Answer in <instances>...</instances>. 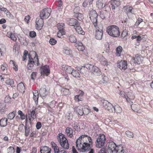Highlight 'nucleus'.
I'll use <instances>...</instances> for the list:
<instances>
[{"instance_id":"a211bd4d","label":"nucleus","mask_w":153,"mask_h":153,"mask_svg":"<svg viewBox=\"0 0 153 153\" xmlns=\"http://www.w3.org/2000/svg\"><path fill=\"white\" fill-rule=\"evenodd\" d=\"M68 23L69 25L74 26V27H75L76 25H79V22H78L77 20L73 18L70 19L68 20Z\"/></svg>"},{"instance_id":"09e8293b","label":"nucleus","mask_w":153,"mask_h":153,"mask_svg":"<svg viewBox=\"0 0 153 153\" xmlns=\"http://www.w3.org/2000/svg\"><path fill=\"white\" fill-rule=\"evenodd\" d=\"M18 114L20 116V118L22 120L25 119V116L21 111L19 110L18 112Z\"/></svg>"},{"instance_id":"ea45409f","label":"nucleus","mask_w":153,"mask_h":153,"mask_svg":"<svg viewBox=\"0 0 153 153\" xmlns=\"http://www.w3.org/2000/svg\"><path fill=\"white\" fill-rule=\"evenodd\" d=\"M102 79L100 80L101 83H105L107 82L108 81V78L107 76L102 75Z\"/></svg>"},{"instance_id":"b1692460","label":"nucleus","mask_w":153,"mask_h":153,"mask_svg":"<svg viewBox=\"0 0 153 153\" xmlns=\"http://www.w3.org/2000/svg\"><path fill=\"white\" fill-rule=\"evenodd\" d=\"M66 135L68 137L72 138L73 136V131L72 128L69 127H67L65 130Z\"/></svg>"},{"instance_id":"4be33fe9","label":"nucleus","mask_w":153,"mask_h":153,"mask_svg":"<svg viewBox=\"0 0 153 153\" xmlns=\"http://www.w3.org/2000/svg\"><path fill=\"white\" fill-rule=\"evenodd\" d=\"M37 108L33 107L32 110L31 111L30 110H28V113L29 115H30V117L33 119H34L36 117V113L37 112Z\"/></svg>"},{"instance_id":"423d86ee","label":"nucleus","mask_w":153,"mask_h":153,"mask_svg":"<svg viewBox=\"0 0 153 153\" xmlns=\"http://www.w3.org/2000/svg\"><path fill=\"white\" fill-rule=\"evenodd\" d=\"M94 27L96 29L95 32L96 39L98 40L101 39L103 35L102 31L103 27L102 25L100 24Z\"/></svg>"},{"instance_id":"de8ad7c7","label":"nucleus","mask_w":153,"mask_h":153,"mask_svg":"<svg viewBox=\"0 0 153 153\" xmlns=\"http://www.w3.org/2000/svg\"><path fill=\"white\" fill-rule=\"evenodd\" d=\"M5 83L7 85H11L13 84L14 81L12 79H9L6 81Z\"/></svg>"},{"instance_id":"4468645a","label":"nucleus","mask_w":153,"mask_h":153,"mask_svg":"<svg viewBox=\"0 0 153 153\" xmlns=\"http://www.w3.org/2000/svg\"><path fill=\"white\" fill-rule=\"evenodd\" d=\"M46 86L44 85L42 88H40L39 91L40 96L43 99L45 98V97L47 96L48 92L46 89Z\"/></svg>"},{"instance_id":"69168bd1","label":"nucleus","mask_w":153,"mask_h":153,"mask_svg":"<svg viewBox=\"0 0 153 153\" xmlns=\"http://www.w3.org/2000/svg\"><path fill=\"white\" fill-rule=\"evenodd\" d=\"M66 118H67L68 120L72 119L73 117L72 114L71 113H68L66 114Z\"/></svg>"},{"instance_id":"6e6552de","label":"nucleus","mask_w":153,"mask_h":153,"mask_svg":"<svg viewBox=\"0 0 153 153\" xmlns=\"http://www.w3.org/2000/svg\"><path fill=\"white\" fill-rule=\"evenodd\" d=\"M89 15L90 19L93 23L94 26H96L97 25V17L98 15L97 12L95 10H92L90 11L89 13Z\"/></svg>"},{"instance_id":"a19ab883","label":"nucleus","mask_w":153,"mask_h":153,"mask_svg":"<svg viewBox=\"0 0 153 153\" xmlns=\"http://www.w3.org/2000/svg\"><path fill=\"white\" fill-rule=\"evenodd\" d=\"M16 114V111H13L10 113L8 115V118L10 120H12Z\"/></svg>"},{"instance_id":"393cba45","label":"nucleus","mask_w":153,"mask_h":153,"mask_svg":"<svg viewBox=\"0 0 153 153\" xmlns=\"http://www.w3.org/2000/svg\"><path fill=\"white\" fill-rule=\"evenodd\" d=\"M51 149L47 146H42L40 148L41 153H51Z\"/></svg>"},{"instance_id":"4c0bfd02","label":"nucleus","mask_w":153,"mask_h":153,"mask_svg":"<svg viewBox=\"0 0 153 153\" xmlns=\"http://www.w3.org/2000/svg\"><path fill=\"white\" fill-rule=\"evenodd\" d=\"M83 92L81 91L80 94L76 95L75 96L74 100L76 102H79L81 101L82 99V96L83 95Z\"/></svg>"},{"instance_id":"2eb2a0df","label":"nucleus","mask_w":153,"mask_h":153,"mask_svg":"<svg viewBox=\"0 0 153 153\" xmlns=\"http://www.w3.org/2000/svg\"><path fill=\"white\" fill-rule=\"evenodd\" d=\"M42 70L41 73L42 74L48 76L50 73V70L49 69V66L46 65L44 66L41 68Z\"/></svg>"},{"instance_id":"0eeeda50","label":"nucleus","mask_w":153,"mask_h":153,"mask_svg":"<svg viewBox=\"0 0 153 153\" xmlns=\"http://www.w3.org/2000/svg\"><path fill=\"white\" fill-rule=\"evenodd\" d=\"M105 135L100 134L97 138L95 142L96 146L97 148H100L103 146L105 143Z\"/></svg>"},{"instance_id":"6e6d98bb","label":"nucleus","mask_w":153,"mask_h":153,"mask_svg":"<svg viewBox=\"0 0 153 153\" xmlns=\"http://www.w3.org/2000/svg\"><path fill=\"white\" fill-rule=\"evenodd\" d=\"M49 42L51 45H54L56 43L57 41L54 39L52 38L50 39Z\"/></svg>"},{"instance_id":"774afa93","label":"nucleus","mask_w":153,"mask_h":153,"mask_svg":"<svg viewBox=\"0 0 153 153\" xmlns=\"http://www.w3.org/2000/svg\"><path fill=\"white\" fill-rule=\"evenodd\" d=\"M98 153H107L105 147L102 148L98 152Z\"/></svg>"},{"instance_id":"58836bf2","label":"nucleus","mask_w":153,"mask_h":153,"mask_svg":"<svg viewBox=\"0 0 153 153\" xmlns=\"http://www.w3.org/2000/svg\"><path fill=\"white\" fill-rule=\"evenodd\" d=\"M122 50L123 48L120 46H119L116 48V55L117 56H120Z\"/></svg>"},{"instance_id":"dca6fc26","label":"nucleus","mask_w":153,"mask_h":153,"mask_svg":"<svg viewBox=\"0 0 153 153\" xmlns=\"http://www.w3.org/2000/svg\"><path fill=\"white\" fill-rule=\"evenodd\" d=\"M106 4V2L104 0H97L96 2L97 7L100 9L104 7Z\"/></svg>"},{"instance_id":"9d476101","label":"nucleus","mask_w":153,"mask_h":153,"mask_svg":"<svg viewBox=\"0 0 153 153\" xmlns=\"http://www.w3.org/2000/svg\"><path fill=\"white\" fill-rule=\"evenodd\" d=\"M108 153H115L116 147H117L116 144L113 142H108L107 144Z\"/></svg>"},{"instance_id":"bf43d9fd","label":"nucleus","mask_w":153,"mask_h":153,"mask_svg":"<svg viewBox=\"0 0 153 153\" xmlns=\"http://www.w3.org/2000/svg\"><path fill=\"white\" fill-rule=\"evenodd\" d=\"M36 74L35 72H33L31 75V79L34 80L36 78Z\"/></svg>"},{"instance_id":"f03ea898","label":"nucleus","mask_w":153,"mask_h":153,"mask_svg":"<svg viewBox=\"0 0 153 153\" xmlns=\"http://www.w3.org/2000/svg\"><path fill=\"white\" fill-rule=\"evenodd\" d=\"M107 32L110 36L114 37H119L120 35V29L116 25L109 26L107 29Z\"/></svg>"},{"instance_id":"864d4df0","label":"nucleus","mask_w":153,"mask_h":153,"mask_svg":"<svg viewBox=\"0 0 153 153\" xmlns=\"http://www.w3.org/2000/svg\"><path fill=\"white\" fill-rule=\"evenodd\" d=\"M5 108L4 104L0 103V111L3 112L5 111Z\"/></svg>"},{"instance_id":"f8f14e48","label":"nucleus","mask_w":153,"mask_h":153,"mask_svg":"<svg viewBox=\"0 0 153 153\" xmlns=\"http://www.w3.org/2000/svg\"><path fill=\"white\" fill-rule=\"evenodd\" d=\"M117 66L122 71H124L127 68V62L125 60H122L118 61L117 63Z\"/></svg>"},{"instance_id":"338daca9","label":"nucleus","mask_w":153,"mask_h":153,"mask_svg":"<svg viewBox=\"0 0 153 153\" xmlns=\"http://www.w3.org/2000/svg\"><path fill=\"white\" fill-rule=\"evenodd\" d=\"M7 65L6 63H4L2 65L1 67V69L2 71H4L5 69H7Z\"/></svg>"},{"instance_id":"49530a36","label":"nucleus","mask_w":153,"mask_h":153,"mask_svg":"<svg viewBox=\"0 0 153 153\" xmlns=\"http://www.w3.org/2000/svg\"><path fill=\"white\" fill-rule=\"evenodd\" d=\"M124 9H125L126 13H131L132 8V7H131L130 6H127L126 7H124Z\"/></svg>"},{"instance_id":"13d9d810","label":"nucleus","mask_w":153,"mask_h":153,"mask_svg":"<svg viewBox=\"0 0 153 153\" xmlns=\"http://www.w3.org/2000/svg\"><path fill=\"white\" fill-rule=\"evenodd\" d=\"M119 94L122 97L125 98H128V96H127L126 94H125L123 91H120Z\"/></svg>"},{"instance_id":"7c9ffc66","label":"nucleus","mask_w":153,"mask_h":153,"mask_svg":"<svg viewBox=\"0 0 153 153\" xmlns=\"http://www.w3.org/2000/svg\"><path fill=\"white\" fill-rule=\"evenodd\" d=\"M17 88L19 92H24L25 90V87L22 82H20L18 85Z\"/></svg>"},{"instance_id":"1a4fd4ad","label":"nucleus","mask_w":153,"mask_h":153,"mask_svg":"<svg viewBox=\"0 0 153 153\" xmlns=\"http://www.w3.org/2000/svg\"><path fill=\"white\" fill-rule=\"evenodd\" d=\"M51 10L50 8H45L42 10L40 12V18L46 19L50 16Z\"/></svg>"},{"instance_id":"6ab92c4d","label":"nucleus","mask_w":153,"mask_h":153,"mask_svg":"<svg viewBox=\"0 0 153 153\" xmlns=\"http://www.w3.org/2000/svg\"><path fill=\"white\" fill-rule=\"evenodd\" d=\"M52 145L54 153H64L65 152V151L62 150L61 149H59L57 145L54 142H52Z\"/></svg>"},{"instance_id":"412c9836","label":"nucleus","mask_w":153,"mask_h":153,"mask_svg":"<svg viewBox=\"0 0 153 153\" xmlns=\"http://www.w3.org/2000/svg\"><path fill=\"white\" fill-rule=\"evenodd\" d=\"M62 70L65 71L66 73L71 74L72 71H73V68L70 66L65 65H62Z\"/></svg>"},{"instance_id":"5701e85b","label":"nucleus","mask_w":153,"mask_h":153,"mask_svg":"<svg viewBox=\"0 0 153 153\" xmlns=\"http://www.w3.org/2000/svg\"><path fill=\"white\" fill-rule=\"evenodd\" d=\"M70 125L74 128L75 131H80V127L79 123L75 121H73L70 123Z\"/></svg>"},{"instance_id":"c9c22d12","label":"nucleus","mask_w":153,"mask_h":153,"mask_svg":"<svg viewBox=\"0 0 153 153\" xmlns=\"http://www.w3.org/2000/svg\"><path fill=\"white\" fill-rule=\"evenodd\" d=\"M7 35L8 37L10 38L11 40L14 41H16L17 40L16 38L15 35L10 32H8Z\"/></svg>"},{"instance_id":"c756f323","label":"nucleus","mask_w":153,"mask_h":153,"mask_svg":"<svg viewBox=\"0 0 153 153\" xmlns=\"http://www.w3.org/2000/svg\"><path fill=\"white\" fill-rule=\"evenodd\" d=\"M131 61L134 63H136L137 64H140L142 63V60L139 57L135 56L134 57H133L132 58Z\"/></svg>"},{"instance_id":"680f3d73","label":"nucleus","mask_w":153,"mask_h":153,"mask_svg":"<svg viewBox=\"0 0 153 153\" xmlns=\"http://www.w3.org/2000/svg\"><path fill=\"white\" fill-rule=\"evenodd\" d=\"M29 35L30 37L33 38L36 36V34L35 31H31L30 32Z\"/></svg>"},{"instance_id":"3c124183","label":"nucleus","mask_w":153,"mask_h":153,"mask_svg":"<svg viewBox=\"0 0 153 153\" xmlns=\"http://www.w3.org/2000/svg\"><path fill=\"white\" fill-rule=\"evenodd\" d=\"M85 65H84L83 66H81V67H77V70L79 71V72L82 74H84L85 73V71H83V69L84 68H86L85 67Z\"/></svg>"},{"instance_id":"cd10ccee","label":"nucleus","mask_w":153,"mask_h":153,"mask_svg":"<svg viewBox=\"0 0 153 153\" xmlns=\"http://www.w3.org/2000/svg\"><path fill=\"white\" fill-rule=\"evenodd\" d=\"M25 130V136L28 137L32 131V128L28 125H26L24 127Z\"/></svg>"},{"instance_id":"37998d69","label":"nucleus","mask_w":153,"mask_h":153,"mask_svg":"<svg viewBox=\"0 0 153 153\" xmlns=\"http://www.w3.org/2000/svg\"><path fill=\"white\" fill-rule=\"evenodd\" d=\"M125 134L129 138H133L134 137L133 133L129 131H127L125 132Z\"/></svg>"},{"instance_id":"a878e982","label":"nucleus","mask_w":153,"mask_h":153,"mask_svg":"<svg viewBox=\"0 0 153 153\" xmlns=\"http://www.w3.org/2000/svg\"><path fill=\"white\" fill-rule=\"evenodd\" d=\"M75 46L77 48L78 50L80 51H83L85 50L84 46L82 43L78 41L75 44Z\"/></svg>"},{"instance_id":"f257e3e1","label":"nucleus","mask_w":153,"mask_h":153,"mask_svg":"<svg viewBox=\"0 0 153 153\" xmlns=\"http://www.w3.org/2000/svg\"><path fill=\"white\" fill-rule=\"evenodd\" d=\"M92 144V139L90 137L82 135L76 140V146L80 152H85L90 151L88 153H94L93 149H91Z\"/></svg>"},{"instance_id":"473e14b6","label":"nucleus","mask_w":153,"mask_h":153,"mask_svg":"<svg viewBox=\"0 0 153 153\" xmlns=\"http://www.w3.org/2000/svg\"><path fill=\"white\" fill-rule=\"evenodd\" d=\"M67 37L68 39L70 42L71 43H76L77 39L75 36L74 35H71L70 36H67Z\"/></svg>"},{"instance_id":"0e129e2a","label":"nucleus","mask_w":153,"mask_h":153,"mask_svg":"<svg viewBox=\"0 0 153 153\" xmlns=\"http://www.w3.org/2000/svg\"><path fill=\"white\" fill-rule=\"evenodd\" d=\"M28 54V52L26 51L25 50L23 54V60L24 61L26 59V56Z\"/></svg>"},{"instance_id":"79ce46f5","label":"nucleus","mask_w":153,"mask_h":153,"mask_svg":"<svg viewBox=\"0 0 153 153\" xmlns=\"http://www.w3.org/2000/svg\"><path fill=\"white\" fill-rule=\"evenodd\" d=\"M74 16L79 21H81L83 19V15L81 13H79L78 14H75Z\"/></svg>"},{"instance_id":"8fccbe9b","label":"nucleus","mask_w":153,"mask_h":153,"mask_svg":"<svg viewBox=\"0 0 153 153\" xmlns=\"http://www.w3.org/2000/svg\"><path fill=\"white\" fill-rule=\"evenodd\" d=\"M83 111L85 114L87 115L90 112V110L88 108V107L86 106L83 109Z\"/></svg>"},{"instance_id":"a18cd8bd","label":"nucleus","mask_w":153,"mask_h":153,"mask_svg":"<svg viewBox=\"0 0 153 153\" xmlns=\"http://www.w3.org/2000/svg\"><path fill=\"white\" fill-rule=\"evenodd\" d=\"M58 2V10L59 11H62L63 8V3L62 0H56Z\"/></svg>"},{"instance_id":"bb28decb","label":"nucleus","mask_w":153,"mask_h":153,"mask_svg":"<svg viewBox=\"0 0 153 153\" xmlns=\"http://www.w3.org/2000/svg\"><path fill=\"white\" fill-rule=\"evenodd\" d=\"M74 111L77 113L78 115L82 116L84 114L83 108L81 106L75 107L74 108Z\"/></svg>"},{"instance_id":"39448f33","label":"nucleus","mask_w":153,"mask_h":153,"mask_svg":"<svg viewBox=\"0 0 153 153\" xmlns=\"http://www.w3.org/2000/svg\"><path fill=\"white\" fill-rule=\"evenodd\" d=\"M86 69H89L94 74L98 76L101 74L102 73L100 69L96 66L90 64H85Z\"/></svg>"},{"instance_id":"5fc2aeb1","label":"nucleus","mask_w":153,"mask_h":153,"mask_svg":"<svg viewBox=\"0 0 153 153\" xmlns=\"http://www.w3.org/2000/svg\"><path fill=\"white\" fill-rule=\"evenodd\" d=\"M128 33L127 31L126 30H125L123 31L121 35V37L122 39L125 38L127 35Z\"/></svg>"},{"instance_id":"ddd939ff","label":"nucleus","mask_w":153,"mask_h":153,"mask_svg":"<svg viewBox=\"0 0 153 153\" xmlns=\"http://www.w3.org/2000/svg\"><path fill=\"white\" fill-rule=\"evenodd\" d=\"M127 149L125 146L120 145L116 147L115 153H127Z\"/></svg>"},{"instance_id":"f704fd0d","label":"nucleus","mask_w":153,"mask_h":153,"mask_svg":"<svg viewBox=\"0 0 153 153\" xmlns=\"http://www.w3.org/2000/svg\"><path fill=\"white\" fill-rule=\"evenodd\" d=\"M113 112L114 111L117 113H120L122 111V109L118 105H116L114 106H113Z\"/></svg>"},{"instance_id":"052dcab7","label":"nucleus","mask_w":153,"mask_h":153,"mask_svg":"<svg viewBox=\"0 0 153 153\" xmlns=\"http://www.w3.org/2000/svg\"><path fill=\"white\" fill-rule=\"evenodd\" d=\"M130 98H129L128 97V98H126L127 102H129L130 103H133V102L132 101L131 99H134V98L133 96H129Z\"/></svg>"},{"instance_id":"72a5a7b5","label":"nucleus","mask_w":153,"mask_h":153,"mask_svg":"<svg viewBox=\"0 0 153 153\" xmlns=\"http://www.w3.org/2000/svg\"><path fill=\"white\" fill-rule=\"evenodd\" d=\"M7 118H2L0 120V125L1 127H4L7 125Z\"/></svg>"},{"instance_id":"603ef678","label":"nucleus","mask_w":153,"mask_h":153,"mask_svg":"<svg viewBox=\"0 0 153 153\" xmlns=\"http://www.w3.org/2000/svg\"><path fill=\"white\" fill-rule=\"evenodd\" d=\"M80 10V8L79 7L76 6V7H75L73 10L74 15L75 14H78L79 13V12Z\"/></svg>"},{"instance_id":"9b49d317","label":"nucleus","mask_w":153,"mask_h":153,"mask_svg":"<svg viewBox=\"0 0 153 153\" xmlns=\"http://www.w3.org/2000/svg\"><path fill=\"white\" fill-rule=\"evenodd\" d=\"M102 103L103 107L106 110L110 112H113V106L111 103L105 100H103Z\"/></svg>"},{"instance_id":"c85d7f7f","label":"nucleus","mask_w":153,"mask_h":153,"mask_svg":"<svg viewBox=\"0 0 153 153\" xmlns=\"http://www.w3.org/2000/svg\"><path fill=\"white\" fill-rule=\"evenodd\" d=\"M33 99L35 101V103L37 104L39 97L38 91L37 90H34L33 92Z\"/></svg>"},{"instance_id":"aec40b11","label":"nucleus","mask_w":153,"mask_h":153,"mask_svg":"<svg viewBox=\"0 0 153 153\" xmlns=\"http://www.w3.org/2000/svg\"><path fill=\"white\" fill-rule=\"evenodd\" d=\"M120 0H111V7L114 10L120 4Z\"/></svg>"},{"instance_id":"e2e57ef3","label":"nucleus","mask_w":153,"mask_h":153,"mask_svg":"<svg viewBox=\"0 0 153 153\" xmlns=\"http://www.w3.org/2000/svg\"><path fill=\"white\" fill-rule=\"evenodd\" d=\"M65 31H63V32H62L60 31H59L57 33V36L58 37L61 38L62 36L65 34Z\"/></svg>"},{"instance_id":"7ed1b4c3","label":"nucleus","mask_w":153,"mask_h":153,"mask_svg":"<svg viewBox=\"0 0 153 153\" xmlns=\"http://www.w3.org/2000/svg\"><path fill=\"white\" fill-rule=\"evenodd\" d=\"M57 137L58 141L61 146L65 149H68L69 148V144L65 135L60 133L58 134Z\"/></svg>"},{"instance_id":"20e7f679","label":"nucleus","mask_w":153,"mask_h":153,"mask_svg":"<svg viewBox=\"0 0 153 153\" xmlns=\"http://www.w3.org/2000/svg\"><path fill=\"white\" fill-rule=\"evenodd\" d=\"M28 57V62L27 65V68L28 69H32L33 66V64L37 66H38L39 65V63L38 58L37 57V54L36 52H35V56L34 59L32 58L31 55L30 54H29Z\"/></svg>"},{"instance_id":"f3484780","label":"nucleus","mask_w":153,"mask_h":153,"mask_svg":"<svg viewBox=\"0 0 153 153\" xmlns=\"http://www.w3.org/2000/svg\"><path fill=\"white\" fill-rule=\"evenodd\" d=\"M43 19H39L37 18L36 19V27L38 30H41L43 25Z\"/></svg>"},{"instance_id":"4d7b16f0","label":"nucleus","mask_w":153,"mask_h":153,"mask_svg":"<svg viewBox=\"0 0 153 153\" xmlns=\"http://www.w3.org/2000/svg\"><path fill=\"white\" fill-rule=\"evenodd\" d=\"M8 153H14V149L12 146H10L7 149Z\"/></svg>"},{"instance_id":"2f4dec72","label":"nucleus","mask_w":153,"mask_h":153,"mask_svg":"<svg viewBox=\"0 0 153 153\" xmlns=\"http://www.w3.org/2000/svg\"><path fill=\"white\" fill-rule=\"evenodd\" d=\"M74 28H75L76 32L82 35H84L85 32L83 31L79 25H76Z\"/></svg>"},{"instance_id":"e433bc0d","label":"nucleus","mask_w":153,"mask_h":153,"mask_svg":"<svg viewBox=\"0 0 153 153\" xmlns=\"http://www.w3.org/2000/svg\"><path fill=\"white\" fill-rule=\"evenodd\" d=\"M57 27L59 31H60L61 32H63L64 30L65 27V24L63 23H58L57 25Z\"/></svg>"},{"instance_id":"c03bdc74","label":"nucleus","mask_w":153,"mask_h":153,"mask_svg":"<svg viewBox=\"0 0 153 153\" xmlns=\"http://www.w3.org/2000/svg\"><path fill=\"white\" fill-rule=\"evenodd\" d=\"M71 74H72L74 77H79V74L77 71L74 70V69L73 70V71H72Z\"/></svg>"}]
</instances>
